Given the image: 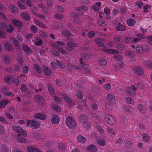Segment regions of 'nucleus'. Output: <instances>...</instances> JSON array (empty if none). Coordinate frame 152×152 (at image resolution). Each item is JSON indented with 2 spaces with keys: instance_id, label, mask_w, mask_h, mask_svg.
<instances>
[{
  "instance_id": "obj_17",
  "label": "nucleus",
  "mask_w": 152,
  "mask_h": 152,
  "mask_svg": "<svg viewBox=\"0 0 152 152\" xmlns=\"http://www.w3.org/2000/svg\"><path fill=\"white\" fill-rule=\"evenodd\" d=\"M43 71L45 74L47 76H49L52 73L51 71L47 67L44 66L43 67Z\"/></svg>"
},
{
  "instance_id": "obj_40",
  "label": "nucleus",
  "mask_w": 152,
  "mask_h": 152,
  "mask_svg": "<svg viewBox=\"0 0 152 152\" xmlns=\"http://www.w3.org/2000/svg\"><path fill=\"white\" fill-rule=\"evenodd\" d=\"M96 128L98 131V132L101 134H102L104 133V129L99 126L98 125H96Z\"/></svg>"
},
{
  "instance_id": "obj_26",
  "label": "nucleus",
  "mask_w": 152,
  "mask_h": 152,
  "mask_svg": "<svg viewBox=\"0 0 152 152\" xmlns=\"http://www.w3.org/2000/svg\"><path fill=\"white\" fill-rule=\"evenodd\" d=\"M35 22L36 24L39 27L44 28H46V26L40 21L35 20Z\"/></svg>"
},
{
  "instance_id": "obj_61",
  "label": "nucleus",
  "mask_w": 152,
  "mask_h": 152,
  "mask_svg": "<svg viewBox=\"0 0 152 152\" xmlns=\"http://www.w3.org/2000/svg\"><path fill=\"white\" fill-rule=\"evenodd\" d=\"M51 52L53 54L56 56H60L59 53L55 50H52Z\"/></svg>"
},
{
  "instance_id": "obj_50",
  "label": "nucleus",
  "mask_w": 152,
  "mask_h": 152,
  "mask_svg": "<svg viewBox=\"0 0 152 152\" xmlns=\"http://www.w3.org/2000/svg\"><path fill=\"white\" fill-rule=\"evenodd\" d=\"M14 30V28L11 25H10L7 26V31L8 32L11 33Z\"/></svg>"
},
{
  "instance_id": "obj_45",
  "label": "nucleus",
  "mask_w": 152,
  "mask_h": 152,
  "mask_svg": "<svg viewBox=\"0 0 152 152\" xmlns=\"http://www.w3.org/2000/svg\"><path fill=\"white\" fill-rule=\"evenodd\" d=\"M52 107L53 109L56 111H60V108L58 105L53 104L52 105Z\"/></svg>"
},
{
  "instance_id": "obj_9",
  "label": "nucleus",
  "mask_w": 152,
  "mask_h": 152,
  "mask_svg": "<svg viewBox=\"0 0 152 152\" xmlns=\"http://www.w3.org/2000/svg\"><path fill=\"white\" fill-rule=\"evenodd\" d=\"M51 121L53 124H57L59 122L58 116L56 115H53L51 116Z\"/></svg>"
},
{
  "instance_id": "obj_48",
  "label": "nucleus",
  "mask_w": 152,
  "mask_h": 152,
  "mask_svg": "<svg viewBox=\"0 0 152 152\" xmlns=\"http://www.w3.org/2000/svg\"><path fill=\"white\" fill-rule=\"evenodd\" d=\"M59 149L62 151H64L65 149V147L64 144L62 143H59L58 145Z\"/></svg>"
},
{
  "instance_id": "obj_33",
  "label": "nucleus",
  "mask_w": 152,
  "mask_h": 152,
  "mask_svg": "<svg viewBox=\"0 0 152 152\" xmlns=\"http://www.w3.org/2000/svg\"><path fill=\"white\" fill-rule=\"evenodd\" d=\"M0 148L2 152H9L8 149L6 145H1Z\"/></svg>"
},
{
  "instance_id": "obj_18",
  "label": "nucleus",
  "mask_w": 152,
  "mask_h": 152,
  "mask_svg": "<svg viewBox=\"0 0 152 152\" xmlns=\"http://www.w3.org/2000/svg\"><path fill=\"white\" fill-rule=\"evenodd\" d=\"M24 51L26 54H30L31 53L32 51L30 48L26 45H24L22 47Z\"/></svg>"
},
{
  "instance_id": "obj_8",
  "label": "nucleus",
  "mask_w": 152,
  "mask_h": 152,
  "mask_svg": "<svg viewBox=\"0 0 152 152\" xmlns=\"http://www.w3.org/2000/svg\"><path fill=\"white\" fill-rule=\"evenodd\" d=\"M35 101L36 103L39 105H42L45 102L43 97L39 95H37L35 97Z\"/></svg>"
},
{
  "instance_id": "obj_16",
  "label": "nucleus",
  "mask_w": 152,
  "mask_h": 152,
  "mask_svg": "<svg viewBox=\"0 0 152 152\" xmlns=\"http://www.w3.org/2000/svg\"><path fill=\"white\" fill-rule=\"evenodd\" d=\"M103 51L108 53L117 54L118 53V50L111 49H103Z\"/></svg>"
},
{
  "instance_id": "obj_32",
  "label": "nucleus",
  "mask_w": 152,
  "mask_h": 152,
  "mask_svg": "<svg viewBox=\"0 0 152 152\" xmlns=\"http://www.w3.org/2000/svg\"><path fill=\"white\" fill-rule=\"evenodd\" d=\"M12 23L15 26L20 27L22 26V23L20 21L17 20H13Z\"/></svg>"
},
{
  "instance_id": "obj_11",
  "label": "nucleus",
  "mask_w": 152,
  "mask_h": 152,
  "mask_svg": "<svg viewBox=\"0 0 152 152\" xmlns=\"http://www.w3.org/2000/svg\"><path fill=\"white\" fill-rule=\"evenodd\" d=\"M116 29L117 31H123L126 30V27L124 25L118 23V25L116 27Z\"/></svg>"
},
{
  "instance_id": "obj_60",
  "label": "nucleus",
  "mask_w": 152,
  "mask_h": 152,
  "mask_svg": "<svg viewBox=\"0 0 152 152\" xmlns=\"http://www.w3.org/2000/svg\"><path fill=\"white\" fill-rule=\"evenodd\" d=\"M39 35L42 37L45 38L47 37L46 33L44 31H41L39 32Z\"/></svg>"
},
{
  "instance_id": "obj_1",
  "label": "nucleus",
  "mask_w": 152,
  "mask_h": 152,
  "mask_svg": "<svg viewBox=\"0 0 152 152\" xmlns=\"http://www.w3.org/2000/svg\"><path fill=\"white\" fill-rule=\"evenodd\" d=\"M65 123L66 126L70 129H75L77 126L76 121L71 117H68L66 118Z\"/></svg>"
},
{
  "instance_id": "obj_62",
  "label": "nucleus",
  "mask_w": 152,
  "mask_h": 152,
  "mask_svg": "<svg viewBox=\"0 0 152 152\" xmlns=\"http://www.w3.org/2000/svg\"><path fill=\"white\" fill-rule=\"evenodd\" d=\"M27 89V87L25 85L23 84L21 85V90L22 92H25Z\"/></svg>"
},
{
  "instance_id": "obj_52",
  "label": "nucleus",
  "mask_w": 152,
  "mask_h": 152,
  "mask_svg": "<svg viewBox=\"0 0 152 152\" xmlns=\"http://www.w3.org/2000/svg\"><path fill=\"white\" fill-rule=\"evenodd\" d=\"M117 48L118 50H123L125 48L124 45L122 44H119L117 45Z\"/></svg>"
},
{
  "instance_id": "obj_10",
  "label": "nucleus",
  "mask_w": 152,
  "mask_h": 152,
  "mask_svg": "<svg viewBox=\"0 0 152 152\" xmlns=\"http://www.w3.org/2000/svg\"><path fill=\"white\" fill-rule=\"evenodd\" d=\"M34 117L40 120H45L46 118V116L41 113H38L34 115Z\"/></svg>"
},
{
  "instance_id": "obj_27",
  "label": "nucleus",
  "mask_w": 152,
  "mask_h": 152,
  "mask_svg": "<svg viewBox=\"0 0 152 152\" xmlns=\"http://www.w3.org/2000/svg\"><path fill=\"white\" fill-rule=\"evenodd\" d=\"M56 63L61 69H63L65 68V64L62 61L57 60L56 61Z\"/></svg>"
},
{
  "instance_id": "obj_36",
  "label": "nucleus",
  "mask_w": 152,
  "mask_h": 152,
  "mask_svg": "<svg viewBox=\"0 0 152 152\" xmlns=\"http://www.w3.org/2000/svg\"><path fill=\"white\" fill-rule=\"evenodd\" d=\"M67 70L69 72H72L74 69V65L70 64H68L66 66Z\"/></svg>"
},
{
  "instance_id": "obj_56",
  "label": "nucleus",
  "mask_w": 152,
  "mask_h": 152,
  "mask_svg": "<svg viewBox=\"0 0 152 152\" xmlns=\"http://www.w3.org/2000/svg\"><path fill=\"white\" fill-rule=\"evenodd\" d=\"M107 131L110 133L112 135H114L115 134V131H114L113 129L109 127H108L107 128Z\"/></svg>"
},
{
  "instance_id": "obj_3",
  "label": "nucleus",
  "mask_w": 152,
  "mask_h": 152,
  "mask_svg": "<svg viewBox=\"0 0 152 152\" xmlns=\"http://www.w3.org/2000/svg\"><path fill=\"white\" fill-rule=\"evenodd\" d=\"M27 125L28 126L30 124V127L33 129H37L38 128L40 125L39 122L35 119H34L31 121L27 120Z\"/></svg>"
},
{
  "instance_id": "obj_54",
  "label": "nucleus",
  "mask_w": 152,
  "mask_h": 152,
  "mask_svg": "<svg viewBox=\"0 0 152 152\" xmlns=\"http://www.w3.org/2000/svg\"><path fill=\"white\" fill-rule=\"evenodd\" d=\"M99 64L102 65H105L107 64V61L104 59H101L99 61Z\"/></svg>"
},
{
  "instance_id": "obj_22",
  "label": "nucleus",
  "mask_w": 152,
  "mask_h": 152,
  "mask_svg": "<svg viewBox=\"0 0 152 152\" xmlns=\"http://www.w3.org/2000/svg\"><path fill=\"white\" fill-rule=\"evenodd\" d=\"M126 22L128 25L129 26H132L134 25L136 23L134 19L132 18H130L128 19Z\"/></svg>"
},
{
  "instance_id": "obj_28",
  "label": "nucleus",
  "mask_w": 152,
  "mask_h": 152,
  "mask_svg": "<svg viewBox=\"0 0 152 152\" xmlns=\"http://www.w3.org/2000/svg\"><path fill=\"white\" fill-rule=\"evenodd\" d=\"M77 141L81 143H84L86 141V139L83 136L80 135L78 136L77 138Z\"/></svg>"
},
{
  "instance_id": "obj_15",
  "label": "nucleus",
  "mask_w": 152,
  "mask_h": 152,
  "mask_svg": "<svg viewBox=\"0 0 152 152\" xmlns=\"http://www.w3.org/2000/svg\"><path fill=\"white\" fill-rule=\"evenodd\" d=\"M95 41L96 44L99 45V46L102 48H104L105 45L103 43V40L101 39L97 38L96 39Z\"/></svg>"
},
{
  "instance_id": "obj_44",
  "label": "nucleus",
  "mask_w": 152,
  "mask_h": 152,
  "mask_svg": "<svg viewBox=\"0 0 152 152\" xmlns=\"http://www.w3.org/2000/svg\"><path fill=\"white\" fill-rule=\"evenodd\" d=\"M107 98L109 100L113 101H115V98L113 95L109 94L107 96Z\"/></svg>"
},
{
  "instance_id": "obj_41",
  "label": "nucleus",
  "mask_w": 152,
  "mask_h": 152,
  "mask_svg": "<svg viewBox=\"0 0 152 152\" xmlns=\"http://www.w3.org/2000/svg\"><path fill=\"white\" fill-rule=\"evenodd\" d=\"M61 34L63 36L66 37H69L71 35V33L68 31L64 30L62 31Z\"/></svg>"
},
{
  "instance_id": "obj_58",
  "label": "nucleus",
  "mask_w": 152,
  "mask_h": 152,
  "mask_svg": "<svg viewBox=\"0 0 152 152\" xmlns=\"http://www.w3.org/2000/svg\"><path fill=\"white\" fill-rule=\"evenodd\" d=\"M132 39L130 37H127L125 38L124 39L125 42L126 43H129L132 41Z\"/></svg>"
},
{
  "instance_id": "obj_14",
  "label": "nucleus",
  "mask_w": 152,
  "mask_h": 152,
  "mask_svg": "<svg viewBox=\"0 0 152 152\" xmlns=\"http://www.w3.org/2000/svg\"><path fill=\"white\" fill-rule=\"evenodd\" d=\"M61 96H62V97L65 100V101L66 102H67L69 104H71L72 103V99L64 93H62L61 95Z\"/></svg>"
},
{
  "instance_id": "obj_37",
  "label": "nucleus",
  "mask_w": 152,
  "mask_h": 152,
  "mask_svg": "<svg viewBox=\"0 0 152 152\" xmlns=\"http://www.w3.org/2000/svg\"><path fill=\"white\" fill-rule=\"evenodd\" d=\"M114 41L117 43H121L122 41V38L119 36L115 37L114 38Z\"/></svg>"
},
{
  "instance_id": "obj_39",
  "label": "nucleus",
  "mask_w": 152,
  "mask_h": 152,
  "mask_svg": "<svg viewBox=\"0 0 152 152\" xmlns=\"http://www.w3.org/2000/svg\"><path fill=\"white\" fill-rule=\"evenodd\" d=\"M4 80L5 82L7 83H10L12 81L11 77L9 75L6 77Z\"/></svg>"
},
{
  "instance_id": "obj_20",
  "label": "nucleus",
  "mask_w": 152,
  "mask_h": 152,
  "mask_svg": "<svg viewBox=\"0 0 152 152\" xmlns=\"http://www.w3.org/2000/svg\"><path fill=\"white\" fill-rule=\"evenodd\" d=\"M21 16L25 20L29 21L30 20L29 15L26 13H22Z\"/></svg>"
},
{
  "instance_id": "obj_46",
  "label": "nucleus",
  "mask_w": 152,
  "mask_h": 152,
  "mask_svg": "<svg viewBox=\"0 0 152 152\" xmlns=\"http://www.w3.org/2000/svg\"><path fill=\"white\" fill-rule=\"evenodd\" d=\"M30 28L31 31L34 33H36L38 31L37 27L34 25L31 26Z\"/></svg>"
},
{
  "instance_id": "obj_53",
  "label": "nucleus",
  "mask_w": 152,
  "mask_h": 152,
  "mask_svg": "<svg viewBox=\"0 0 152 152\" xmlns=\"http://www.w3.org/2000/svg\"><path fill=\"white\" fill-rule=\"evenodd\" d=\"M146 38L148 41V44L152 46V36H148Z\"/></svg>"
},
{
  "instance_id": "obj_35",
  "label": "nucleus",
  "mask_w": 152,
  "mask_h": 152,
  "mask_svg": "<svg viewBox=\"0 0 152 152\" xmlns=\"http://www.w3.org/2000/svg\"><path fill=\"white\" fill-rule=\"evenodd\" d=\"M9 8L12 12L15 13H16L18 12L17 8L14 5L9 6Z\"/></svg>"
},
{
  "instance_id": "obj_5",
  "label": "nucleus",
  "mask_w": 152,
  "mask_h": 152,
  "mask_svg": "<svg viewBox=\"0 0 152 152\" xmlns=\"http://www.w3.org/2000/svg\"><path fill=\"white\" fill-rule=\"evenodd\" d=\"M105 120L110 125H113L115 123L114 118L109 114H107L105 115Z\"/></svg>"
},
{
  "instance_id": "obj_4",
  "label": "nucleus",
  "mask_w": 152,
  "mask_h": 152,
  "mask_svg": "<svg viewBox=\"0 0 152 152\" xmlns=\"http://www.w3.org/2000/svg\"><path fill=\"white\" fill-rule=\"evenodd\" d=\"M14 130L18 133V136L20 137L21 135H23L24 137H26L27 135V132L24 130L22 128L17 127L14 126L13 127Z\"/></svg>"
},
{
  "instance_id": "obj_55",
  "label": "nucleus",
  "mask_w": 152,
  "mask_h": 152,
  "mask_svg": "<svg viewBox=\"0 0 152 152\" xmlns=\"http://www.w3.org/2000/svg\"><path fill=\"white\" fill-rule=\"evenodd\" d=\"M4 60L6 64L9 63L10 61V58L7 56H4Z\"/></svg>"
},
{
  "instance_id": "obj_51",
  "label": "nucleus",
  "mask_w": 152,
  "mask_h": 152,
  "mask_svg": "<svg viewBox=\"0 0 152 152\" xmlns=\"http://www.w3.org/2000/svg\"><path fill=\"white\" fill-rule=\"evenodd\" d=\"M17 140L22 143L25 142L26 141L25 138L20 137L17 138Z\"/></svg>"
},
{
  "instance_id": "obj_19",
  "label": "nucleus",
  "mask_w": 152,
  "mask_h": 152,
  "mask_svg": "<svg viewBox=\"0 0 152 152\" xmlns=\"http://www.w3.org/2000/svg\"><path fill=\"white\" fill-rule=\"evenodd\" d=\"M137 109L139 111L142 113H144L146 110V109L145 107L142 104H139L137 107Z\"/></svg>"
},
{
  "instance_id": "obj_30",
  "label": "nucleus",
  "mask_w": 152,
  "mask_h": 152,
  "mask_svg": "<svg viewBox=\"0 0 152 152\" xmlns=\"http://www.w3.org/2000/svg\"><path fill=\"white\" fill-rule=\"evenodd\" d=\"M136 50L137 52L140 54L143 53L144 52L143 48L141 46H137L136 47Z\"/></svg>"
},
{
  "instance_id": "obj_47",
  "label": "nucleus",
  "mask_w": 152,
  "mask_h": 152,
  "mask_svg": "<svg viewBox=\"0 0 152 152\" xmlns=\"http://www.w3.org/2000/svg\"><path fill=\"white\" fill-rule=\"evenodd\" d=\"M124 109L128 112H131L132 111V108L131 106L129 105H125L124 107Z\"/></svg>"
},
{
  "instance_id": "obj_31",
  "label": "nucleus",
  "mask_w": 152,
  "mask_h": 152,
  "mask_svg": "<svg viewBox=\"0 0 152 152\" xmlns=\"http://www.w3.org/2000/svg\"><path fill=\"white\" fill-rule=\"evenodd\" d=\"M97 23L99 25L103 26H105L107 24V22L103 20H98L97 21Z\"/></svg>"
},
{
  "instance_id": "obj_49",
  "label": "nucleus",
  "mask_w": 152,
  "mask_h": 152,
  "mask_svg": "<svg viewBox=\"0 0 152 152\" xmlns=\"http://www.w3.org/2000/svg\"><path fill=\"white\" fill-rule=\"evenodd\" d=\"M96 34L95 32L93 31H89L87 35L89 38H92L94 37L95 35Z\"/></svg>"
},
{
  "instance_id": "obj_38",
  "label": "nucleus",
  "mask_w": 152,
  "mask_h": 152,
  "mask_svg": "<svg viewBox=\"0 0 152 152\" xmlns=\"http://www.w3.org/2000/svg\"><path fill=\"white\" fill-rule=\"evenodd\" d=\"M127 102L129 104H134V100L130 97H127L126 99Z\"/></svg>"
},
{
  "instance_id": "obj_59",
  "label": "nucleus",
  "mask_w": 152,
  "mask_h": 152,
  "mask_svg": "<svg viewBox=\"0 0 152 152\" xmlns=\"http://www.w3.org/2000/svg\"><path fill=\"white\" fill-rule=\"evenodd\" d=\"M113 58L116 60H119L122 59V56L119 55H117L113 56Z\"/></svg>"
},
{
  "instance_id": "obj_63",
  "label": "nucleus",
  "mask_w": 152,
  "mask_h": 152,
  "mask_svg": "<svg viewBox=\"0 0 152 152\" xmlns=\"http://www.w3.org/2000/svg\"><path fill=\"white\" fill-rule=\"evenodd\" d=\"M50 64L52 69L54 70H56L57 69V66L56 64L54 62H52Z\"/></svg>"
},
{
  "instance_id": "obj_24",
  "label": "nucleus",
  "mask_w": 152,
  "mask_h": 152,
  "mask_svg": "<svg viewBox=\"0 0 152 152\" xmlns=\"http://www.w3.org/2000/svg\"><path fill=\"white\" fill-rule=\"evenodd\" d=\"M134 72L137 74L142 75L143 74V72L142 69L139 67H136L134 69Z\"/></svg>"
},
{
  "instance_id": "obj_2",
  "label": "nucleus",
  "mask_w": 152,
  "mask_h": 152,
  "mask_svg": "<svg viewBox=\"0 0 152 152\" xmlns=\"http://www.w3.org/2000/svg\"><path fill=\"white\" fill-rule=\"evenodd\" d=\"M79 120L80 122L82 124L83 126L86 129L90 127V126L88 124V118L86 115H81L79 117Z\"/></svg>"
},
{
  "instance_id": "obj_13",
  "label": "nucleus",
  "mask_w": 152,
  "mask_h": 152,
  "mask_svg": "<svg viewBox=\"0 0 152 152\" xmlns=\"http://www.w3.org/2000/svg\"><path fill=\"white\" fill-rule=\"evenodd\" d=\"M10 102V101L8 99H4L0 101V108H3Z\"/></svg>"
},
{
  "instance_id": "obj_64",
  "label": "nucleus",
  "mask_w": 152,
  "mask_h": 152,
  "mask_svg": "<svg viewBox=\"0 0 152 152\" xmlns=\"http://www.w3.org/2000/svg\"><path fill=\"white\" fill-rule=\"evenodd\" d=\"M77 97L80 99L82 98L83 97V94L80 91H78L76 94Z\"/></svg>"
},
{
  "instance_id": "obj_43",
  "label": "nucleus",
  "mask_w": 152,
  "mask_h": 152,
  "mask_svg": "<svg viewBox=\"0 0 152 152\" xmlns=\"http://www.w3.org/2000/svg\"><path fill=\"white\" fill-rule=\"evenodd\" d=\"M34 67L35 70L38 73L40 74L41 72V69L39 65L37 64L34 65Z\"/></svg>"
},
{
  "instance_id": "obj_29",
  "label": "nucleus",
  "mask_w": 152,
  "mask_h": 152,
  "mask_svg": "<svg viewBox=\"0 0 152 152\" xmlns=\"http://www.w3.org/2000/svg\"><path fill=\"white\" fill-rule=\"evenodd\" d=\"M97 142L98 144L102 146H104L106 144V142L104 140L101 138L97 140Z\"/></svg>"
},
{
  "instance_id": "obj_42",
  "label": "nucleus",
  "mask_w": 152,
  "mask_h": 152,
  "mask_svg": "<svg viewBox=\"0 0 152 152\" xmlns=\"http://www.w3.org/2000/svg\"><path fill=\"white\" fill-rule=\"evenodd\" d=\"M144 63L148 67L152 68V62L151 61L147 60L145 61Z\"/></svg>"
},
{
  "instance_id": "obj_7",
  "label": "nucleus",
  "mask_w": 152,
  "mask_h": 152,
  "mask_svg": "<svg viewBox=\"0 0 152 152\" xmlns=\"http://www.w3.org/2000/svg\"><path fill=\"white\" fill-rule=\"evenodd\" d=\"M126 91L127 93L130 96H134L136 95L135 91L136 90L135 86L133 85L131 86V88L129 87H126Z\"/></svg>"
},
{
  "instance_id": "obj_34",
  "label": "nucleus",
  "mask_w": 152,
  "mask_h": 152,
  "mask_svg": "<svg viewBox=\"0 0 152 152\" xmlns=\"http://www.w3.org/2000/svg\"><path fill=\"white\" fill-rule=\"evenodd\" d=\"M56 48L62 54H66V51L64 50L61 48L58 45H56Z\"/></svg>"
},
{
  "instance_id": "obj_21",
  "label": "nucleus",
  "mask_w": 152,
  "mask_h": 152,
  "mask_svg": "<svg viewBox=\"0 0 152 152\" xmlns=\"http://www.w3.org/2000/svg\"><path fill=\"white\" fill-rule=\"evenodd\" d=\"M143 140L147 142H148L150 140V137L149 135L146 133H143L142 135Z\"/></svg>"
},
{
  "instance_id": "obj_23",
  "label": "nucleus",
  "mask_w": 152,
  "mask_h": 152,
  "mask_svg": "<svg viewBox=\"0 0 152 152\" xmlns=\"http://www.w3.org/2000/svg\"><path fill=\"white\" fill-rule=\"evenodd\" d=\"M27 150L28 152H41L39 149L34 147H28Z\"/></svg>"
},
{
  "instance_id": "obj_25",
  "label": "nucleus",
  "mask_w": 152,
  "mask_h": 152,
  "mask_svg": "<svg viewBox=\"0 0 152 152\" xmlns=\"http://www.w3.org/2000/svg\"><path fill=\"white\" fill-rule=\"evenodd\" d=\"M5 47L9 51L12 52L13 51V47L12 45L8 42L5 43Z\"/></svg>"
},
{
  "instance_id": "obj_57",
  "label": "nucleus",
  "mask_w": 152,
  "mask_h": 152,
  "mask_svg": "<svg viewBox=\"0 0 152 152\" xmlns=\"http://www.w3.org/2000/svg\"><path fill=\"white\" fill-rule=\"evenodd\" d=\"M125 54L126 56L130 58L132 57L133 56V53L129 51H126L125 52Z\"/></svg>"
},
{
  "instance_id": "obj_6",
  "label": "nucleus",
  "mask_w": 152,
  "mask_h": 152,
  "mask_svg": "<svg viewBox=\"0 0 152 152\" xmlns=\"http://www.w3.org/2000/svg\"><path fill=\"white\" fill-rule=\"evenodd\" d=\"M83 58L85 59H87L88 58V57L87 54H84L82 57V58L80 59V61L81 67L87 71L88 70V65L86 64H85L83 62L82 60Z\"/></svg>"
},
{
  "instance_id": "obj_12",
  "label": "nucleus",
  "mask_w": 152,
  "mask_h": 152,
  "mask_svg": "<svg viewBox=\"0 0 152 152\" xmlns=\"http://www.w3.org/2000/svg\"><path fill=\"white\" fill-rule=\"evenodd\" d=\"M87 150L91 152H96L97 150L96 147L94 145H91L86 148Z\"/></svg>"
}]
</instances>
